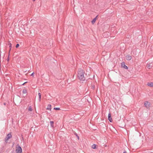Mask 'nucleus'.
I'll use <instances>...</instances> for the list:
<instances>
[{
    "label": "nucleus",
    "instance_id": "obj_1",
    "mask_svg": "<svg viewBox=\"0 0 153 153\" xmlns=\"http://www.w3.org/2000/svg\"><path fill=\"white\" fill-rule=\"evenodd\" d=\"M85 72L84 70L81 68L79 69L77 76L79 79L81 81H84L85 79L84 76Z\"/></svg>",
    "mask_w": 153,
    "mask_h": 153
},
{
    "label": "nucleus",
    "instance_id": "obj_2",
    "mask_svg": "<svg viewBox=\"0 0 153 153\" xmlns=\"http://www.w3.org/2000/svg\"><path fill=\"white\" fill-rule=\"evenodd\" d=\"M16 153H22V149L21 147L19 146L16 150Z\"/></svg>",
    "mask_w": 153,
    "mask_h": 153
},
{
    "label": "nucleus",
    "instance_id": "obj_3",
    "mask_svg": "<svg viewBox=\"0 0 153 153\" xmlns=\"http://www.w3.org/2000/svg\"><path fill=\"white\" fill-rule=\"evenodd\" d=\"M12 137V136L11 134V133H9L7 135L6 137L5 138V141H7L9 139L11 138Z\"/></svg>",
    "mask_w": 153,
    "mask_h": 153
},
{
    "label": "nucleus",
    "instance_id": "obj_4",
    "mask_svg": "<svg viewBox=\"0 0 153 153\" xmlns=\"http://www.w3.org/2000/svg\"><path fill=\"white\" fill-rule=\"evenodd\" d=\"M150 103L147 101H145L144 102L145 106L148 108L150 107Z\"/></svg>",
    "mask_w": 153,
    "mask_h": 153
},
{
    "label": "nucleus",
    "instance_id": "obj_5",
    "mask_svg": "<svg viewBox=\"0 0 153 153\" xmlns=\"http://www.w3.org/2000/svg\"><path fill=\"white\" fill-rule=\"evenodd\" d=\"M121 66L123 68L125 69H127L128 68L127 67V66L125 65V63L124 62H122L121 63Z\"/></svg>",
    "mask_w": 153,
    "mask_h": 153
},
{
    "label": "nucleus",
    "instance_id": "obj_6",
    "mask_svg": "<svg viewBox=\"0 0 153 153\" xmlns=\"http://www.w3.org/2000/svg\"><path fill=\"white\" fill-rule=\"evenodd\" d=\"M108 119L109 121L111 122L112 121V120L111 117V115L110 113H109L108 114Z\"/></svg>",
    "mask_w": 153,
    "mask_h": 153
},
{
    "label": "nucleus",
    "instance_id": "obj_7",
    "mask_svg": "<svg viewBox=\"0 0 153 153\" xmlns=\"http://www.w3.org/2000/svg\"><path fill=\"white\" fill-rule=\"evenodd\" d=\"M153 66V64L152 63H147V67L149 69L151 68Z\"/></svg>",
    "mask_w": 153,
    "mask_h": 153
},
{
    "label": "nucleus",
    "instance_id": "obj_8",
    "mask_svg": "<svg viewBox=\"0 0 153 153\" xmlns=\"http://www.w3.org/2000/svg\"><path fill=\"white\" fill-rule=\"evenodd\" d=\"M126 58L127 60H130L131 59L132 57L130 55H128L126 56Z\"/></svg>",
    "mask_w": 153,
    "mask_h": 153
},
{
    "label": "nucleus",
    "instance_id": "obj_9",
    "mask_svg": "<svg viewBox=\"0 0 153 153\" xmlns=\"http://www.w3.org/2000/svg\"><path fill=\"white\" fill-rule=\"evenodd\" d=\"M98 15H97L95 18L92 21H91V23L93 24H94L95 22V21L97 19V18L98 17Z\"/></svg>",
    "mask_w": 153,
    "mask_h": 153
},
{
    "label": "nucleus",
    "instance_id": "obj_10",
    "mask_svg": "<svg viewBox=\"0 0 153 153\" xmlns=\"http://www.w3.org/2000/svg\"><path fill=\"white\" fill-rule=\"evenodd\" d=\"M147 85L150 87H153V82H148L147 84Z\"/></svg>",
    "mask_w": 153,
    "mask_h": 153
},
{
    "label": "nucleus",
    "instance_id": "obj_11",
    "mask_svg": "<svg viewBox=\"0 0 153 153\" xmlns=\"http://www.w3.org/2000/svg\"><path fill=\"white\" fill-rule=\"evenodd\" d=\"M9 45L10 49L9 51V53H10V52L11 50V48H12V44L11 43H10L9 44Z\"/></svg>",
    "mask_w": 153,
    "mask_h": 153
},
{
    "label": "nucleus",
    "instance_id": "obj_12",
    "mask_svg": "<svg viewBox=\"0 0 153 153\" xmlns=\"http://www.w3.org/2000/svg\"><path fill=\"white\" fill-rule=\"evenodd\" d=\"M51 105H48L46 109L47 110H51Z\"/></svg>",
    "mask_w": 153,
    "mask_h": 153
},
{
    "label": "nucleus",
    "instance_id": "obj_13",
    "mask_svg": "<svg viewBox=\"0 0 153 153\" xmlns=\"http://www.w3.org/2000/svg\"><path fill=\"white\" fill-rule=\"evenodd\" d=\"M96 144H93V145L92 146H91V148L93 149H96Z\"/></svg>",
    "mask_w": 153,
    "mask_h": 153
},
{
    "label": "nucleus",
    "instance_id": "obj_14",
    "mask_svg": "<svg viewBox=\"0 0 153 153\" xmlns=\"http://www.w3.org/2000/svg\"><path fill=\"white\" fill-rule=\"evenodd\" d=\"M33 110V109L31 106H30L28 107V111H32Z\"/></svg>",
    "mask_w": 153,
    "mask_h": 153
},
{
    "label": "nucleus",
    "instance_id": "obj_15",
    "mask_svg": "<svg viewBox=\"0 0 153 153\" xmlns=\"http://www.w3.org/2000/svg\"><path fill=\"white\" fill-rule=\"evenodd\" d=\"M27 92L26 89H24L23 90L22 92L23 94H26Z\"/></svg>",
    "mask_w": 153,
    "mask_h": 153
},
{
    "label": "nucleus",
    "instance_id": "obj_16",
    "mask_svg": "<svg viewBox=\"0 0 153 153\" xmlns=\"http://www.w3.org/2000/svg\"><path fill=\"white\" fill-rule=\"evenodd\" d=\"M53 123H54V122L53 121H50V122L51 126L52 127H53Z\"/></svg>",
    "mask_w": 153,
    "mask_h": 153
},
{
    "label": "nucleus",
    "instance_id": "obj_17",
    "mask_svg": "<svg viewBox=\"0 0 153 153\" xmlns=\"http://www.w3.org/2000/svg\"><path fill=\"white\" fill-rule=\"evenodd\" d=\"M38 95L39 96V101H41V94L40 93H39Z\"/></svg>",
    "mask_w": 153,
    "mask_h": 153
},
{
    "label": "nucleus",
    "instance_id": "obj_18",
    "mask_svg": "<svg viewBox=\"0 0 153 153\" xmlns=\"http://www.w3.org/2000/svg\"><path fill=\"white\" fill-rule=\"evenodd\" d=\"M54 110H60V108H54Z\"/></svg>",
    "mask_w": 153,
    "mask_h": 153
},
{
    "label": "nucleus",
    "instance_id": "obj_19",
    "mask_svg": "<svg viewBox=\"0 0 153 153\" xmlns=\"http://www.w3.org/2000/svg\"><path fill=\"white\" fill-rule=\"evenodd\" d=\"M19 44H17L16 45V48H17L19 47Z\"/></svg>",
    "mask_w": 153,
    "mask_h": 153
},
{
    "label": "nucleus",
    "instance_id": "obj_20",
    "mask_svg": "<svg viewBox=\"0 0 153 153\" xmlns=\"http://www.w3.org/2000/svg\"><path fill=\"white\" fill-rule=\"evenodd\" d=\"M9 56H10V53H9L8 58L7 59V61L8 62L9 61Z\"/></svg>",
    "mask_w": 153,
    "mask_h": 153
},
{
    "label": "nucleus",
    "instance_id": "obj_21",
    "mask_svg": "<svg viewBox=\"0 0 153 153\" xmlns=\"http://www.w3.org/2000/svg\"><path fill=\"white\" fill-rule=\"evenodd\" d=\"M76 136H77V138L79 140V136L77 135V134H76Z\"/></svg>",
    "mask_w": 153,
    "mask_h": 153
},
{
    "label": "nucleus",
    "instance_id": "obj_22",
    "mask_svg": "<svg viewBox=\"0 0 153 153\" xmlns=\"http://www.w3.org/2000/svg\"><path fill=\"white\" fill-rule=\"evenodd\" d=\"M34 72H33L30 75V76H33V75H34Z\"/></svg>",
    "mask_w": 153,
    "mask_h": 153
},
{
    "label": "nucleus",
    "instance_id": "obj_23",
    "mask_svg": "<svg viewBox=\"0 0 153 153\" xmlns=\"http://www.w3.org/2000/svg\"><path fill=\"white\" fill-rule=\"evenodd\" d=\"M95 86L93 85V86H92V89H94V88Z\"/></svg>",
    "mask_w": 153,
    "mask_h": 153
},
{
    "label": "nucleus",
    "instance_id": "obj_24",
    "mask_svg": "<svg viewBox=\"0 0 153 153\" xmlns=\"http://www.w3.org/2000/svg\"><path fill=\"white\" fill-rule=\"evenodd\" d=\"M123 153H126V151H125Z\"/></svg>",
    "mask_w": 153,
    "mask_h": 153
},
{
    "label": "nucleus",
    "instance_id": "obj_25",
    "mask_svg": "<svg viewBox=\"0 0 153 153\" xmlns=\"http://www.w3.org/2000/svg\"><path fill=\"white\" fill-rule=\"evenodd\" d=\"M4 105H6V103H4Z\"/></svg>",
    "mask_w": 153,
    "mask_h": 153
},
{
    "label": "nucleus",
    "instance_id": "obj_26",
    "mask_svg": "<svg viewBox=\"0 0 153 153\" xmlns=\"http://www.w3.org/2000/svg\"><path fill=\"white\" fill-rule=\"evenodd\" d=\"M107 33H104V36L105 35V34H106Z\"/></svg>",
    "mask_w": 153,
    "mask_h": 153
},
{
    "label": "nucleus",
    "instance_id": "obj_27",
    "mask_svg": "<svg viewBox=\"0 0 153 153\" xmlns=\"http://www.w3.org/2000/svg\"><path fill=\"white\" fill-rule=\"evenodd\" d=\"M26 82H25L24 83H23L22 85H24V84H25V83H26Z\"/></svg>",
    "mask_w": 153,
    "mask_h": 153
},
{
    "label": "nucleus",
    "instance_id": "obj_28",
    "mask_svg": "<svg viewBox=\"0 0 153 153\" xmlns=\"http://www.w3.org/2000/svg\"><path fill=\"white\" fill-rule=\"evenodd\" d=\"M35 0H33V1H35Z\"/></svg>",
    "mask_w": 153,
    "mask_h": 153
}]
</instances>
